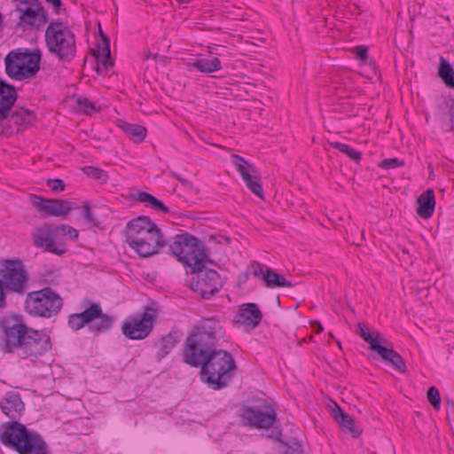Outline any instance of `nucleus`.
Listing matches in <instances>:
<instances>
[{
    "instance_id": "nucleus-11",
    "label": "nucleus",
    "mask_w": 454,
    "mask_h": 454,
    "mask_svg": "<svg viewBox=\"0 0 454 454\" xmlns=\"http://www.w3.org/2000/svg\"><path fill=\"white\" fill-rule=\"evenodd\" d=\"M191 271L196 273V277L191 282V288L203 299L211 298L223 285L220 274L215 270L204 268V263L200 266V270Z\"/></svg>"
},
{
    "instance_id": "nucleus-15",
    "label": "nucleus",
    "mask_w": 454,
    "mask_h": 454,
    "mask_svg": "<svg viewBox=\"0 0 454 454\" xmlns=\"http://www.w3.org/2000/svg\"><path fill=\"white\" fill-rule=\"evenodd\" d=\"M27 282L26 272L19 260L6 261L4 268L0 270V283L4 289L23 293Z\"/></svg>"
},
{
    "instance_id": "nucleus-12",
    "label": "nucleus",
    "mask_w": 454,
    "mask_h": 454,
    "mask_svg": "<svg viewBox=\"0 0 454 454\" xmlns=\"http://www.w3.org/2000/svg\"><path fill=\"white\" fill-rule=\"evenodd\" d=\"M240 417L247 425L256 428H270L277 419L275 409L266 400L256 405L244 406L240 410Z\"/></svg>"
},
{
    "instance_id": "nucleus-46",
    "label": "nucleus",
    "mask_w": 454,
    "mask_h": 454,
    "mask_svg": "<svg viewBox=\"0 0 454 454\" xmlns=\"http://www.w3.org/2000/svg\"><path fill=\"white\" fill-rule=\"evenodd\" d=\"M4 287L0 283V308L4 307L5 305V294H4Z\"/></svg>"
},
{
    "instance_id": "nucleus-26",
    "label": "nucleus",
    "mask_w": 454,
    "mask_h": 454,
    "mask_svg": "<svg viewBox=\"0 0 454 454\" xmlns=\"http://www.w3.org/2000/svg\"><path fill=\"white\" fill-rule=\"evenodd\" d=\"M417 202L419 204L417 214L424 219L431 217L435 206V198L433 190L429 189L424 192L419 196Z\"/></svg>"
},
{
    "instance_id": "nucleus-51",
    "label": "nucleus",
    "mask_w": 454,
    "mask_h": 454,
    "mask_svg": "<svg viewBox=\"0 0 454 454\" xmlns=\"http://www.w3.org/2000/svg\"><path fill=\"white\" fill-rule=\"evenodd\" d=\"M337 344H338V346H339L340 348H341V346H340V342L339 340L337 341Z\"/></svg>"
},
{
    "instance_id": "nucleus-5",
    "label": "nucleus",
    "mask_w": 454,
    "mask_h": 454,
    "mask_svg": "<svg viewBox=\"0 0 454 454\" xmlns=\"http://www.w3.org/2000/svg\"><path fill=\"white\" fill-rule=\"evenodd\" d=\"M200 378L213 389L225 387L231 380L236 363L231 353L223 349H215L201 359Z\"/></svg>"
},
{
    "instance_id": "nucleus-31",
    "label": "nucleus",
    "mask_w": 454,
    "mask_h": 454,
    "mask_svg": "<svg viewBox=\"0 0 454 454\" xmlns=\"http://www.w3.org/2000/svg\"><path fill=\"white\" fill-rule=\"evenodd\" d=\"M134 200L139 202L148 203L151 207L156 211L168 213L169 209L160 200L145 192H137L133 194Z\"/></svg>"
},
{
    "instance_id": "nucleus-16",
    "label": "nucleus",
    "mask_w": 454,
    "mask_h": 454,
    "mask_svg": "<svg viewBox=\"0 0 454 454\" xmlns=\"http://www.w3.org/2000/svg\"><path fill=\"white\" fill-rule=\"evenodd\" d=\"M31 204L43 215V216H64L74 208V203L66 200L43 199L38 195L30 196Z\"/></svg>"
},
{
    "instance_id": "nucleus-20",
    "label": "nucleus",
    "mask_w": 454,
    "mask_h": 454,
    "mask_svg": "<svg viewBox=\"0 0 454 454\" xmlns=\"http://www.w3.org/2000/svg\"><path fill=\"white\" fill-rule=\"evenodd\" d=\"M100 40L98 42L97 50L94 55L97 59L96 71L98 74H106L108 70L112 68L114 62L111 57L109 38L103 34L99 28Z\"/></svg>"
},
{
    "instance_id": "nucleus-24",
    "label": "nucleus",
    "mask_w": 454,
    "mask_h": 454,
    "mask_svg": "<svg viewBox=\"0 0 454 454\" xmlns=\"http://www.w3.org/2000/svg\"><path fill=\"white\" fill-rule=\"evenodd\" d=\"M331 412L343 432L351 434L353 437H357L360 434V431L355 426L354 419L345 413L336 403H333Z\"/></svg>"
},
{
    "instance_id": "nucleus-8",
    "label": "nucleus",
    "mask_w": 454,
    "mask_h": 454,
    "mask_svg": "<svg viewBox=\"0 0 454 454\" xmlns=\"http://www.w3.org/2000/svg\"><path fill=\"white\" fill-rule=\"evenodd\" d=\"M41 57L39 50L11 51L4 58L5 72L17 81L33 78L40 69Z\"/></svg>"
},
{
    "instance_id": "nucleus-27",
    "label": "nucleus",
    "mask_w": 454,
    "mask_h": 454,
    "mask_svg": "<svg viewBox=\"0 0 454 454\" xmlns=\"http://www.w3.org/2000/svg\"><path fill=\"white\" fill-rule=\"evenodd\" d=\"M231 163L235 166L237 171L241 176L243 181L249 180L253 175L258 173L257 168L253 164L249 163L244 158L238 154H232L231 157Z\"/></svg>"
},
{
    "instance_id": "nucleus-36",
    "label": "nucleus",
    "mask_w": 454,
    "mask_h": 454,
    "mask_svg": "<svg viewBox=\"0 0 454 454\" xmlns=\"http://www.w3.org/2000/svg\"><path fill=\"white\" fill-rule=\"evenodd\" d=\"M82 172L94 180L100 181L101 183H106L108 180L107 173L102 168L86 166L82 168Z\"/></svg>"
},
{
    "instance_id": "nucleus-22",
    "label": "nucleus",
    "mask_w": 454,
    "mask_h": 454,
    "mask_svg": "<svg viewBox=\"0 0 454 454\" xmlns=\"http://www.w3.org/2000/svg\"><path fill=\"white\" fill-rule=\"evenodd\" d=\"M17 99L15 88L0 80V120L9 117V113Z\"/></svg>"
},
{
    "instance_id": "nucleus-25",
    "label": "nucleus",
    "mask_w": 454,
    "mask_h": 454,
    "mask_svg": "<svg viewBox=\"0 0 454 454\" xmlns=\"http://www.w3.org/2000/svg\"><path fill=\"white\" fill-rule=\"evenodd\" d=\"M187 67L189 70L193 68L203 74H211L221 70L222 63L217 57H212L210 59L200 58L193 61H189Z\"/></svg>"
},
{
    "instance_id": "nucleus-19",
    "label": "nucleus",
    "mask_w": 454,
    "mask_h": 454,
    "mask_svg": "<svg viewBox=\"0 0 454 454\" xmlns=\"http://www.w3.org/2000/svg\"><path fill=\"white\" fill-rule=\"evenodd\" d=\"M262 314L255 303L242 304L233 323L245 326L247 330L254 329L262 321Z\"/></svg>"
},
{
    "instance_id": "nucleus-38",
    "label": "nucleus",
    "mask_w": 454,
    "mask_h": 454,
    "mask_svg": "<svg viewBox=\"0 0 454 454\" xmlns=\"http://www.w3.org/2000/svg\"><path fill=\"white\" fill-rule=\"evenodd\" d=\"M427 399H428V402L432 404V406L438 410L440 408V404H441V397H440V393H439V390L437 389V387H430L427 390Z\"/></svg>"
},
{
    "instance_id": "nucleus-13",
    "label": "nucleus",
    "mask_w": 454,
    "mask_h": 454,
    "mask_svg": "<svg viewBox=\"0 0 454 454\" xmlns=\"http://www.w3.org/2000/svg\"><path fill=\"white\" fill-rule=\"evenodd\" d=\"M154 312L146 308L142 314L126 317L121 324L122 333L129 340L146 338L153 329Z\"/></svg>"
},
{
    "instance_id": "nucleus-45",
    "label": "nucleus",
    "mask_w": 454,
    "mask_h": 454,
    "mask_svg": "<svg viewBox=\"0 0 454 454\" xmlns=\"http://www.w3.org/2000/svg\"><path fill=\"white\" fill-rule=\"evenodd\" d=\"M310 325L316 333H320L324 329L318 321H312Z\"/></svg>"
},
{
    "instance_id": "nucleus-29",
    "label": "nucleus",
    "mask_w": 454,
    "mask_h": 454,
    "mask_svg": "<svg viewBox=\"0 0 454 454\" xmlns=\"http://www.w3.org/2000/svg\"><path fill=\"white\" fill-rule=\"evenodd\" d=\"M120 128L134 143H141L146 137V129L138 124H132L129 122H122Z\"/></svg>"
},
{
    "instance_id": "nucleus-14",
    "label": "nucleus",
    "mask_w": 454,
    "mask_h": 454,
    "mask_svg": "<svg viewBox=\"0 0 454 454\" xmlns=\"http://www.w3.org/2000/svg\"><path fill=\"white\" fill-rule=\"evenodd\" d=\"M20 4L25 7H18L20 12L19 26L24 30H31L43 27L48 17L40 0H21Z\"/></svg>"
},
{
    "instance_id": "nucleus-35",
    "label": "nucleus",
    "mask_w": 454,
    "mask_h": 454,
    "mask_svg": "<svg viewBox=\"0 0 454 454\" xmlns=\"http://www.w3.org/2000/svg\"><path fill=\"white\" fill-rule=\"evenodd\" d=\"M330 145L335 149H338L340 152L345 153L351 160L358 161L362 158V154L360 152L352 148L347 144H342L340 142H331Z\"/></svg>"
},
{
    "instance_id": "nucleus-23",
    "label": "nucleus",
    "mask_w": 454,
    "mask_h": 454,
    "mask_svg": "<svg viewBox=\"0 0 454 454\" xmlns=\"http://www.w3.org/2000/svg\"><path fill=\"white\" fill-rule=\"evenodd\" d=\"M0 407L7 417L15 419L20 415L25 406L18 393L9 392L0 403Z\"/></svg>"
},
{
    "instance_id": "nucleus-44",
    "label": "nucleus",
    "mask_w": 454,
    "mask_h": 454,
    "mask_svg": "<svg viewBox=\"0 0 454 454\" xmlns=\"http://www.w3.org/2000/svg\"><path fill=\"white\" fill-rule=\"evenodd\" d=\"M45 1H46V3L52 5L55 14L59 13L60 8L62 6L61 0H45Z\"/></svg>"
},
{
    "instance_id": "nucleus-41",
    "label": "nucleus",
    "mask_w": 454,
    "mask_h": 454,
    "mask_svg": "<svg viewBox=\"0 0 454 454\" xmlns=\"http://www.w3.org/2000/svg\"><path fill=\"white\" fill-rule=\"evenodd\" d=\"M47 186L50 187L52 192H59L65 190L66 184L63 180L56 178L48 179Z\"/></svg>"
},
{
    "instance_id": "nucleus-10",
    "label": "nucleus",
    "mask_w": 454,
    "mask_h": 454,
    "mask_svg": "<svg viewBox=\"0 0 454 454\" xmlns=\"http://www.w3.org/2000/svg\"><path fill=\"white\" fill-rule=\"evenodd\" d=\"M356 334L370 345V349L376 352L378 356L385 362L389 363L397 372H405L406 365L403 357L393 348H388L382 346L378 340L379 333L374 337L366 324L358 323L356 330Z\"/></svg>"
},
{
    "instance_id": "nucleus-49",
    "label": "nucleus",
    "mask_w": 454,
    "mask_h": 454,
    "mask_svg": "<svg viewBox=\"0 0 454 454\" xmlns=\"http://www.w3.org/2000/svg\"><path fill=\"white\" fill-rule=\"evenodd\" d=\"M281 436V432L278 431L277 436L275 437L276 440L279 441V437Z\"/></svg>"
},
{
    "instance_id": "nucleus-7",
    "label": "nucleus",
    "mask_w": 454,
    "mask_h": 454,
    "mask_svg": "<svg viewBox=\"0 0 454 454\" xmlns=\"http://www.w3.org/2000/svg\"><path fill=\"white\" fill-rule=\"evenodd\" d=\"M45 43L49 51L61 61H69L75 55L74 35L59 20L51 21L46 28Z\"/></svg>"
},
{
    "instance_id": "nucleus-17",
    "label": "nucleus",
    "mask_w": 454,
    "mask_h": 454,
    "mask_svg": "<svg viewBox=\"0 0 454 454\" xmlns=\"http://www.w3.org/2000/svg\"><path fill=\"white\" fill-rule=\"evenodd\" d=\"M54 230L47 223L35 226L31 231L32 244L35 247L58 255L66 253L64 244L56 243L53 239Z\"/></svg>"
},
{
    "instance_id": "nucleus-32",
    "label": "nucleus",
    "mask_w": 454,
    "mask_h": 454,
    "mask_svg": "<svg viewBox=\"0 0 454 454\" xmlns=\"http://www.w3.org/2000/svg\"><path fill=\"white\" fill-rule=\"evenodd\" d=\"M8 118H10L11 121L14 124L25 127L29 125L35 119V114L33 111L20 108L13 111L12 114L9 113Z\"/></svg>"
},
{
    "instance_id": "nucleus-37",
    "label": "nucleus",
    "mask_w": 454,
    "mask_h": 454,
    "mask_svg": "<svg viewBox=\"0 0 454 454\" xmlns=\"http://www.w3.org/2000/svg\"><path fill=\"white\" fill-rule=\"evenodd\" d=\"M247 187L256 196L259 198H262L263 192L262 187L260 182L259 173L253 175L249 180L245 181Z\"/></svg>"
},
{
    "instance_id": "nucleus-21",
    "label": "nucleus",
    "mask_w": 454,
    "mask_h": 454,
    "mask_svg": "<svg viewBox=\"0 0 454 454\" xmlns=\"http://www.w3.org/2000/svg\"><path fill=\"white\" fill-rule=\"evenodd\" d=\"M100 313V305L91 303L89 308L81 313H74L68 317V325L73 330H80L85 325L94 321V318Z\"/></svg>"
},
{
    "instance_id": "nucleus-1",
    "label": "nucleus",
    "mask_w": 454,
    "mask_h": 454,
    "mask_svg": "<svg viewBox=\"0 0 454 454\" xmlns=\"http://www.w3.org/2000/svg\"><path fill=\"white\" fill-rule=\"evenodd\" d=\"M0 329L4 351L15 353L20 358L34 360L51 349L50 335L44 331L28 327L20 317H4Z\"/></svg>"
},
{
    "instance_id": "nucleus-2",
    "label": "nucleus",
    "mask_w": 454,
    "mask_h": 454,
    "mask_svg": "<svg viewBox=\"0 0 454 454\" xmlns=\"http://www.w3.org/2000/svg\"><path fill=\"white\" fill-rule=\"evenodd\" d=\"M126 241L140 256L148 257L167 246L168 236L148 216H138L129 221L125 229Z\"/></svg>"
},
{
    "instance_id": "nucleus-30",
    "label": "nucleus",
    "mask_w": 454,
    "mask_h": 454,
    "mask_svg": "<svg viewBox=\"0 0 454 454\" xmlns=\"http://www.w3.org/2000/svg\"><path fill=\"white\" fill-rule=\"evenodd\" d=\"M114 322V317L104 314L102 309L100 308V313L97 317L94 318V321L89 324L90 330L98 334L100 333H105L108 331Z\"/></svg>"
},
{
    "instance_id": "nucleus-28",
    "label": "nucleus",
    "mask_w": 454,
    "mask_h": 454,
    "mask_svg": "<svg viewBox=\"0 0 454 454\" xmlns=\"http://www.w3.org/2000/svg\"><path fill=\"white\" fill-rule=\"evenodd\" d=\"M178 341L177 333L170 332L167 335L161 337L157 344V359L160 361L168 356Z\"/></svg>"
},
{
    "instance_id": "nucleus-50",
    "label": "nucleus",
    "mask_w": 454,
    "mask_h": 454,
    "mask_svg": "<svg viewBox=\"0 0 454 454\" xmlns=\"http://www.w3.org/2000/svg\"><path fill=\"white\" fill-rule=\"evenodd\" d=\"M296 450H301V445L298 442H295Z\"/></svg>"
},
{
    "instance_id": "nucleus-40",
    "label": "nucleus",
    "mask_w": 454,
    "mask_h": 454,
    "mask_svg": "<svg viewBox=\"0 0 454 454\" xmlns=\"http://www.w3.org/2000/svg\"><path fill=\"white\" fill-rule=\"evenodd\" d=\"M403 165L404 162L403 160H399L397 158H387L380 161L378 164V167L381 168L390 169L403 167Z\"/></svg>"
},
{
    "instance_id": "nucleus-6",
    "label": "nucleus",
    "mask_w": 454,
    "mask_h": 454,
    "mask_svg": "<svg viewBox=\"0 0 454 454\" xmlns=\"http://www.w3.org/2000/svg\"><path fill=\"white\" fill-rule=\"evenodd\" d=\"M168 240L167 246L172 254L191 270H200L203 263L210 262L202 242L196 237L184 232L168 237Z\"/></svg>"
},
{
    "instance_id": "nucleus-18",
    "label": "nucleus",
    "mask_w": 454,
    "mask_h": 454,
    "mask_svg": "<svg viewBox=\"0 0 454 454\" xmlns=\"http://www.w3.org/2000/svg\"><path fill=\"white\" fill-rule=\"evenodd\" d=\"M249 269L254 277L262 279L265 286L268 288L294 286V285L290 281H287L284 276L256 261L250 263Z\"/></svg>"
},
{
    "instance_id": "nucleus-33",
    "label": "nucleus",
    "mask_w": 454,
    "mask_h": 454,
    "mask_svg": "<svg viewBox=\"0 0 454 454\" xmlns=\"http://www.w3.org/2000/svg\"><path fill=\"white\" fill-rule=\"evenodd\" d=\"M438 74L448 87L454 88V70L450 63L442 58H441Z\"/></svg>"
},
{
    "instance_id": "nucleus-48",
    "label": "nucleus",
    "mask_w": 454,
    "mask_h": 454,
    "mask_svg": "<svg viewBox=\"0 0 454 454\" xmlns=\"http://www.w3.org/2000/svg\"><path fill=\"white\" fill-rule=\"evenodd\" d=\"M449 116H450V121L452 123V126H451V129H452L454 127V105L451 106L449 109Z\"/></svg>"
},
{
    "instance_id": "nucleus-43",
    "label": "nucleus",
    "mask_w": 454,
    "mask_h": 454,
    "mask_svg": "<svg viewBox=\"0 0 454 454\" xmlns=\"http://www.w3.org/2000/svg\"><path fill=\"white\" fill-rule=\"evenodd\" d=\"M354 52L356 55V58L361 60H365L368 58L367 48L364 46H356L354 48Z\"/></svg>"
},
{
    "instance_id": "nucleus-39",
    "label": "nucleus",
    "mask_w": 454,
    "mask_h": 454,
    "mask_svg": "<svg viewBox=\"0 0 454 454\" xmlns=\"http://www.w3.org/2000/svg\"><path fill=\"white\" fill-rule=\"evenodd\" d=\"M55 232L64 236H68L71 239H75L78 238V231L67 224L59 225L56 228Z\"/></svg>"
},
{
    "instance_id": "nucleus-9",
    "label": "nucleus",
    "mask_w": 454,
    "mask_h": 454,
    "mask_svg": "<svg viewBox=\"0 0 454 454\" xmlns=\"http://www.w3.org/2000/svg\"><path fill=\"white\" fill-rule=\"evenodd\" d=\"M62 306V298L51 287L29 293L25 301V309L28 314L46 318L57 316Z\"/></svg>"
},
{
    "instance_id": "nucleus-4",
    "label": "nucleus",
    "mask_w": 454,
    "mask_h": 454,
    "mask_svg": "<svg viewBox=\"0 0 454 454\" xmlns=\"http://www.w3.org/2000/svg\"><path fill=\"white\" fill-rule=\"evenodd\" d=\"M1 442L19 454H48V446L42 436L18 421L3 425Z\"/></svg>"
},
{
    "instance_id": "nucleus-3",
    "label": "nucleus",
    "mask_w": 454,
    "mask_h": 454,
    "mask_svg": "<svg viewBox=\"0 0 454 454\" xmlns=\"http://www.w3.org/2000/svg\"><path fill=\"white\" fill-rule=\"evenodd\" d=\"M221 329V323L215 318L203 319L185 340L183 361L190 366L198 368L204 356L216 349V334Z\"/></svg>"
},
{
    "instance_id": "nucleus-34",
    "label": "nucleus",
    "mask_w": 454,
    "mask_h": 454,
    "mask_svg": "<svg viewBox=\"0 0 454 454\" xmlns=\"http://www.w3.org/2000/svg\"><path fill=\"white\" fill-rule=\"evenodd\" d=\"M77 108L86 114H92L100 109L95 102L91 101L88 98L79 97L76 99Z\"/></svg>"
},
{
    "instance_id": "nucleus-47",
    "label": "nucleus",
    "mask_w": 454,
    "mask_h": 454,
    "mask_svg": "<svg viewBox=\"0 0 454 454\" xmlns=\"http://www.w3.org/2000/svg\"><path fill=\"white\" fill-rule=\"evenodd\" d=\"M174 176L182 184H184L185 186H191L192 185V183L189 180H187L185 178H183L180 176L176 175V174Z\"/></svg>"
},
{
    "instance_id": "nucleus-42",
    "label": "nucleus",
    "mask_w": 454,
    "mask_h": 454,
    "mask_svg": "<svg viewBox=\"0 0 454 454\" xmlns=\"http://www.w3.org/2000/svg\"><path fill=\"white\" fill-rule=\"evenodd\" d=\"M82 215L83 218H85L89 223H92L94 226H97V222L94 216L91 214V209L90 203L88 201H85L83 203V210L82 213Z\"/></svg>"
}]
</instances>
